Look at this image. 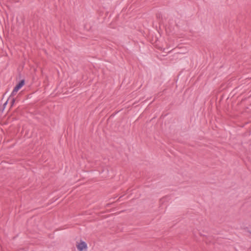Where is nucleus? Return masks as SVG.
Segmentation results:
<instances>
[{"mask_svg":"<svg viewBox=\"0 0 251 251\" xmlns=\"http://www.w3.org/2000/svg\"><path fill=\"white\" fill-rule=\"evenodd\" d=\"M76 247L78 251H85L87 249V245L83 241L80 240L76 243Z\"/></svg>","mask_w":251,"mask_h":251,"instance_id":"obj_1","label":"nucleus"},{"mask_svg":"<svg viewBox=\"0 0 251 251\" xmlns=\"http://www.w3.org/2000/svg\"><path fill=\"white\" fill-rule=\"evenodd\" d=\"M25 84V80L22 79L14 87L11 95H14Z\"/></svg>","mask_w":251,"mask_h":251,"instance_id":"obj_2","label":"nucleus"},{"mask_svg":"<svg viewBox=\"0 0 251 251\" xmlns=\"http://www.w3.org/2000/svg\"><path fill=\"white\" fill-rule=\"evenodd\" d=\"M15 99L13 98V99H12L11 101V106H12V105L14 104V102H15Z\"/></svg>","mask_w":251,"mask_h":251,"instance_id":"obj_3","label":"nucleus"},{"mask_svg":"<svg viewBox=\"0 0 251 251\" xmlns=\"http://www.w3.org/2000/svg\"><path fill=\"white\" fill-rule=\"evenodd\" d=\"M7 101L5 102L4 104H3V106L4 107L6 104H7Z\"/></svg>","mask_w":251,"mask_h":251,"instance_id":"obj_4","label":"nucleus"}]
</instances>
